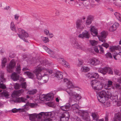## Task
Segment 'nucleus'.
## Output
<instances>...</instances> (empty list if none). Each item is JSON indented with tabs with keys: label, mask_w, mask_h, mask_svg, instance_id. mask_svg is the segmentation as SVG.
<instances>
[{
	"label": "nucleus",
	"mask_w": 121,
	"mask_h": 121,
	"mask_svg": "<svg viewBox=\"0 0 121 121\" xmlns=\"http://www.w3.org/2000/svg\"><path fill=\"white\" fill-rule=\"evenodd\" d=\"M104 103V106L106 107L109 106L111 105L110 102L109 101H107L106 103H105H105Z\"/></svg>",
	"instance_id": "bf43d9fd"
},
{
	"label": "nucleus",
	"mask_w": 121,
	"mask_h": 121,
	"mask_svg": "<svg viewBox=\"0 0 121 121\" xmlns=\"http://www.w3.org/2000/svg\"><path fill=\"white\" fill-rule=\"evenodd\" d=\"M107 72H109V74H112L113 73V72L112 70L109 67H107Z\"/></svg>",
	"instance_id": "0e129e2a"
},
{
	"label": "nucleus",
	"mask_w": 121,
	"mask_h": 121,
	"mask_svg": "<svg viewBox=\"0 0 121 121\" xmlns=\"http://www.w3.org/2000/svg\"><path fill=\"white\" fill-rule=\"evenodd\" d=\"M92 73H88L86 75V76L89 78H92Z\"/></svg>",
	"instance_id": "e2e57ef3"
},
{
	"label": "nucleus",
	"mask_w": 121,
	"mask_h": 121,
	"mask_svg": "<svg viewBox=\"0 0 121 121\" xmlns=\"http://www.w3.org/2000/svg\"><path fill=\"white\" fill-rule=\"evenodd\" d=\"M60 61H62V62H61L62 64L63 65H65V66L66 67L67 66L68 68H69L70 67V66L68 64L67 62H65L61 58L60 59Z\"/></svg>",
	"instance_id": "79ce46f5"
},
{
	"label": "nucleus",
	"mask_w": 121,
	"mask_h": 121,
	"mask_svg": "<svg viewBox=\"0 0 121 121\" xmlns=\"http://www.w3.org/2000/svg\"><path fill=\"white\" fill-rule=\"evenodd\" d=\"M48 75L47 74H45L42 77L40 83H44L47 82L48 81Z\"/></svg>",
	"instance_id": "412c9836"
},
{
	"label": "nucleus",
	"mask_w": 121,
	"mask_h": 121,
	"mask_svg": "<svg viewBox=\"0 0 121 121\" xmlns=\"http://www.w3.org/2000/svg\"><path fill=\"white\" fill-rule=\"evenodd\" d=\"M14 87L16 89H18L21 87V85L18 83H16L14 85Z\"/></svg>",
	"instance_id": "603ef678"
},
{
	"label": "nucleus",
	"mask_w": 121,
	"mask_h": 121,
	"mask_svg": "<svg viewBox=\"0 0 121 121\" xmlns=\"http://www.w3.org/2000/svg\"><path fill=\"white\" fill-rule=\"evenodd\" d=\"M97 98L98 100L101 103H103L106 100L111 97L112 95L109 91L102 90L97 93Z\"/></svg>",
	"instance_id": "f257e3e1"
},
{
	"label": "nucleus",
	"mask_w": 121,
	"mask_h": 121,
	"mask_svg": "<svg viewBox=\"0 0 121 121\" xmlns=\"http://www.w3.org/2000/svg\"><path fill=\"white\" fill-rule=\"evenodd\" d=\"M115 88L117 89H121V86L119 84L116 83L114 84V86L112 87L113 89H115Z\"/></svg>",
	"instance_id": "72a5a7b5"
},
{
	"label": "nucleus",
	"mask_w": 121,
	"mask_h": 121,
	"mask_svg": "<svg viewBox=\"0 0 121 121\" xmlns=\"http://www.w3.org/2000/svg\"><path fill=\"white\" fill-rule=\"evenodd\" d=\"M69 115L68 112H65L61 115L60 116L61 121H67L69 119Z\"/></svg>",
	"instance_id": "9d476101"
},
{
	"label": "nucleus",
	"mask_w": 121,
	"mask_h": 121,
	"mask_svg": "<svg viewBox=\"0 0 121 121\" xmlns=\"http://www.w3.org/2000/svg\"><path fill=\"white\" fill-rule=\"evenodd\" d=\"M87 115H85V114L83 116H82L83 117V119L85 121H90L89 120V116H87Z\"/></svg>",
	"instance_id": "4c0bfd02"
},
{
	"label": "nucleus",
	"mask_w": 121,
	"mask_h": 121,
	"mask_svg": "<svg viewBox=\"0 0 121 121\" xmlns=\"http://www.w3.org/2000/svg\"><path fill=\"white\" fill-rule=\"evenodd\" d=\"M44 69L43 67L39 65L36 67L35 70V73L36 75L37 78L39 80H40L41 81L42 77L40 72Z\"/></svg>",
	"instance_id": "423d86ee"
},
{
	"label": "nucleus",
	"mask_w": 121,
	"mask_h": 121,
	"mask_svg": "<svg viewBox=\"0 0 121 121\" xmlns=\"http://www.w3.org/2000/svg\"><path fill=\"white\" fill-rule=\"evenodd\" d=\"M72 45L74 48L78 49H81L82 50H83L85 48L83 46L79 45L75 40L73 41V42Z\"/></svg>",
	"instance_id": "4468645a"
},
{
	"label": "nucleus",
	"mask_w": 121,
	"mask_h": 121,
	"mask_svg": "<svg viewBox=\"0 0 121 121\" xmlns=\"http://www.w3.org/2000/svg\"><path fill=\"white\" fill-rule=\"evenodd\" d=\"M90 70V68L84 66L82 67L81 70L82 71L84 72H87Z\"/></svg>",
	"instance_id": "ea45409f"
},
{
	"label": "nucleus",
	"mask_w": 121,
	"mask_h": 121,
	"mask_svg": "<svg viewBox=\"0 0 121 121\" xmlns=\"http://www.w3.org/2000/svg\"><path fill=\"white\" fill-rule=\"evenodd\" d=\"M90 37V35L88 32L86 31L83 32L82 34H80L78 36L79 38L84 39V38L89 39Z\"/></svg>",
	"instance_id": "ddd939ff"
},
{
	"label": "nucleus",
	"mask_w": 121,
	"mask_h": 121,
	"mask_svg": "<svg viewBox=\"0 0 121 121\" xmlns=\"http://www.w3.org/2000/svg\"><path fill=\"white\" fill-rule=\"evenodd\" d=\"M70 106V104L69 103H67L64 106H61L60 108L62 110L65 111H68Z\"/></svg>",
	"instance_id": "4be33fe9"
},
{
	"label": "nucleus",
	"mask_w": 121,
	"mask_h": 121,
	"mask_svg": "<svg viewBox=\"0 0 121 121\" xmlns=\"http://www.w3.org/2000/svg\"><path fill=\"white\" fill-rule=\"evenodd\" d=\"M93 120L97 121L98 120V117L97 114L95 113H92L91 114Z\"/></svg>",
	"instance_id": "473e14b6"
},
{
	"label": "nucleus",
	"mask_w": 121,
	"mask_h": 121,
	"mask_svg": "<svg viewBox=\"0 0 121 121\" xmlns=\"http://www.w3.org/2000/svg\"><path fill=\"white\" fill-rule=\"evenodd\" d=\"M93 16L91 15L88 17L87 20L85 23V24L87 27L91 24L93 20Z\"/></svg>",
	"instance_id": "a211bd4d"
},
{
	"label": "nucleus",
	"mask_w": 121,
	"mask_h": 121,
	"mask_svg": "<svg viewBox=\"0 0 121 121\" xmlns=\"http://www.w3.org/2000/svg\"><path fill=\"white\" fill-rule=\"evenodd\" d=\"M29 102L28 101L26 103V104L22 107V108L18 109H20L21 111V112H26L29 109Z\"/></svg>",
	"instance_id": "aec40b11"
},
{
	"label": "nucleus",
	"mask_w": 121,
	"mask_h": 121,
	"mask_svg": "<svg viewBox=\"0 0 121 121\" xmlns=\"http://www.w3.org/2000/svg\"><path fill=\"white\" fill-rule=\"evenodd\" d=\"M119 25V24L117 22H115L110 28L109 30H116Z\"/></svg>",
	"instance_id": "cd10ccee"
},
{
	"label": "nucleus",
	"mask_w": 121,
	"mask_h": 121,
	"mask_svg": "<svg viewBox=\"0 0 121 121\" xmlns=\"http://www.w3.org/2000/svg\"><path fill=\"white\" fill-rule=\"evenodd\" d=\"M112 99L114 102H117L118 100V97L117 96H113L112 97Z\"/></svg>",
	"instance_id": "6e6d98bb"
},
{
	"label": "nucleus",
	"mask_w": 121,
	"mask_h": 121,
	"mask_svg": "<svg viewBox=\"0 0 121 121\" xmlns=\"http://www.w3.org/2000/svg\"><path fill=\"white\" fill-rule=\"evenodd\" d=\"M105 56L107 58H112V56L111 53L109 52H108L106 54Z\"/></svg>",
	"instance_id": "4d7b16f0"
},
{
	"label": "nucleus",
	"mask_w": 121,
	"mask_h": 121,
	"mask_svg": "<svg viewBox=\"0 0 121 121\" xmlns=\"http://www.w3.org/2000/svg\"><path fill=\"white\" fill-rule=\"evenodd\" d=\"M42 39L43 42L44 43H47V42H48L49 41L48 38L46 37H42Z\"/></svg>",
	"instance_id": "8fccbe9b"
},
{
	"label": "nucleus",
	"mask_w": 121,
	"mask_h": 121,
	"mask_svg": "<svg viewBox=\"0 0 121 121\" xmlns=\"http://www.w3.org/2000/svg\"><path fill=\"white\" fill-rule=\"evenodd\" d=\"M6 58H3L2 62V67H4L5 66L6 63Z\"/></svg>",
	"instance_id": "c03bdc74"
},
{
	"label": "nucleus",
	"mask_w": 121,
	"mask_h": 121,
	"mask_svg": "<svg viewBox=\"0 0 121 121\" xmlns=\"http://www.w3.org/2000/svg\"><path fill=\"white\" fill-rule=\"evenodd\" d=\"M10 27L11 30H16V29L14 25V23L13 22H11Z\"/></svg>",
	"instance_id": "49530a36"
},
{
	"label": "nucleus",
	"mask_w": 121,
	"mask_h": 121,
	"mask_svg": "<svg viewBox=\"0 0 121 121\" xmlns=\"http://www.w3.org/2000/svg\"><path fill=\"white\" fill-rule=\"evenodd\" d=\"M91 35L94 36H98V32L97 31H91Z\"/></svg>",
	"instance_id": "de8ad7c7"
},
{
	"label": "nucleus",
	"mask_w": 121,
	"mask_h": 121,
	"mask_svg": "<svg viewBox=\"0 0 121 121\" xmlns=\"http://www.w3.org/2000/svg\"><path fill=\"white\" fill-rule=\"evenodd\" d=\"M44 33L47 35L49 36L50 38H52L53 36L52 34L51 33H49V31H44Z\"/></svg>",
	"instance_id": "09e8293b"
},
{
	"label": "nucleus",
	"mask_w": 121,
	"mask_h": 121,
	"mask_svg": "<svg viewBox=\"0 0 121 121\" xmlns=\"http://www.w3.org/2000/svg\"><path fill=\"white\" fill-rule=\"evenodd\" d=\"M66 91L68 93L70 98H74L75 96L76 93L73 92L72 90H70L68 89L66 90Z\"/></svg>",
	"instance_id": "b1692460"
},
{
	"label": "nucleus",
	"mask_w": 121,
	"mask_h": 121,
	"mask_svg": "<svg viewBox=\"0 0 121 121\" xmlns=\"http://www.w3.org/2000/svg\"><path fill=\"white\" fill-rule=\"evenodd\" d=\"M24 73L27 75L29 78L32 79L34 78V74L30 72H24Z\"/></svg>",
	"instance_id": "7c9ffc66"
},
{
	"label": "nucleus",
	"mask_w": 121,
	"mask_h": 121,
	"mask_svg": "<svg viewBox=\"0 0 121 121\" xmlns=\"http://www.w3.org/2000/svg\"><path fill=\"white\" fill-rule=\"evenodd\" d=\"M41 63L42 65H46L48 64V62L47 60H45L41 61Z\"/></svg>",
	"instance_id": "864d4df0"
},
{
	"label": "nucleus",
	"mask_w": 121,
	"mask_h": 121,
	"mask_svg": "<svg viewBox=\"0 0 121 121\" xmlns=\"http://www.w3.org/2000/svg\"><path fill=\"white\" fill-rule=\"evenodd\" d=\"M72 45L74 48L78 49H81L82 50H83L85 48L83 46L79 45L75 40L73 41V42Z\"/></svg>",
	"instance_id": "2eb2a0df"
},
{
	"label": "nucleus",
	"mask_w": 121,
	"mask_h": 121,
	"mask_svg": "<svg viewBox=\"0 0 121 121\" xmlns=\"http://www.w3.org/2000/svg\"><path fill=\"white\" fill-rule=\"evenodd\" d=\"M54 95L53 93H48L47 95H43L42 96L43 98H44L47 101L51 100L52 99Z\"/></svg>",
	"instance_id": "dca6fc26"
},
{
	"label": "nucleus",
	"mask_w": 121,
	"mask_h": 121,
	"mask_svg": "<svg viewBox=\"0 0 121 121\" xmlns=\"http://www.w3.org/2000/svg\"><path fill=\"white\" fill-rule=\"evenodd\" d=\"M92 78L96 79L98 78L99 76V74L98 73H92Z\"/></svg>",
	"instance_id": "37998d69"
},
{
	"label": "nucleus",
	"mask_w": 121,
	"mask_h": 121,
	"mask_svg": "<svg viewBox=\"0 0 121 121\" xmlns=\"http://www.w3.org/2000/svg\"><path fill=\"white\" fill-rule=\"evenodd\" d=\"M90 43L92 45H95L97 44V42L94 40H90Z\"/></svg>",
	"instance_id": "13d9d810"
},
{
	"label": "nucleus",
	"mask_w": 121,
	"mask_h": 121,
	"mask_svg": "<svg viewBox=\"0 0 121 121\" xmlns=\"http://www.w3.org/2000/svg\"><path fill=\"white\" fill-rule=\"evenodd\" d=\"M73 102H75L76 101L74 100H73L71 101L70 104H72L73 111L74 113H77L78 115L81 116L84 115V114L86 115L87 114V113L86 111L79 110L78 105L75 103L73 104Z\"/></svg>",
	"instance_id": "f03ea898"
},
{
	"label": "nucleus",
	"mask_w": 121,
	"mask_h": 121,
	"mask_svg": "<svg viewBox=\"0 0 121 121\" xmlns=\"http://www.w3.org/2000/svg\"><path fill=\"white\" fill-rule=\"evenodd\" d=\"M24 91V90L22 89L14 91L13 92L12 95L14 96H19L23 93Z\"/></svg>",
	"instance_id": "6ab92c4d"
},
{
	"label": "nucleus",
	"mask_w": 121,
	"mask_h": 121,
	"mask_svg": "<svg viewBox=\"0 0 121 121\" xmlns=\"http://www.w3.org/2000/svg\"><path fill=\"white\" fill-rule=\"evenodd\" d=\"M44 114L43 115H40V118L41 120V121H51L52 119H50L49 117H52L54 116V113L53 112H44Z\"/></svg>",
	"instance_id": "7ed1b4c3"
},
{
	"label": "nucleus",
	"mask_w": 121,
	"mask_h": 121,
	"mask_svg": "<svg viewBox=\"0 0 121 121\" xmlns=\"http://www.w3.org/2000/svg\"><path fill=\"white\" fill-rule=\"evenodd\" d=\"M44 114V113L41 112L38 114L35 113L29 114L28 116L29 120L32 121H41L40 115H43Z\"/></svg>",
	"instance_id": "39448f33"
},
{
	"label": "nucleus",
	"mask_w": 121,
	"mask_h": 121,
	"mask_svg": "<svg viewBox=\"0 0 121 121\" xmlns=\"http://www.w3.org/2000/svg\"><path fill=\"white\" fill-rule=\"evenodd\" d=\"M114 121H121V115L120 113H116L115 115L113 118Z\"/></svg>",
	"instance_id": "5701e85b"
},
{
	"label": "nucleus",
	"mask_w": 121,
	"mask_h": 121,
	"mask_svg": "<svg viewBox=\"0 0 121 121\" xmlns=\"http://www.w3.org/2000/svg\"><path fill=\"white\" fill-rule=\"evenodd\" d=\"M16 65V63L14 60H12L10 61L9 64L7 67V70L9 73L12 72V69L14 68Z\"/></svg>",
	"instance_id": "9b49d317"
},
{
	"label": "nucleus",
	"mask_w": 121,
	"mask_h": 121,
	"mask_svg": "<svg viewBox=\"0 0 121 121\" xmlns=\"http://www.w3.org/2000/svg\"><path fill=\"white\" fill-rule=\"evenodd\" d=\"M64 82H66L67 84V87L68 88H73L74 86L66 78H65L64 79Z\"/></svg>",
	"instance_id": "a878e982"
},
{
	"label": "nucleus",
	"mask_w": 121,
	"mask_h": 121,
	"mask_svg": "<svg viewBox=\"0 0 121 121\" xmlns=\"http://www.w3.org/2000/svg\"><path fill=\"white\" fill-rule=\"evenodd\" d=\"M43 48L49 54L51 55L54 54V52L50 50L47 46H43Z\"/></svg>",
	"instance_id": "c756f323"
},
{
	"label": "nucleus",
	"mask_w": 121,
	"mask_h": 121,
	"mask_svg": "<svg viewBox=\"0 0 121 121\" xmlns=\"http://www.w3.org/2000/svg\"><path fill=\"white\" fill-rule=\"evenodd\" d=\"M6 88L5 86L3 83H0V92H1L2 90Z\"/></svg>",
	"instance_id": "a18cd8bd"
},
{
	"label": "nucleus",
	"mask_w": 121,
	"mask_h": 121,
	"mask_svg": "<svg viewBox=\"0 0 121 121\" xmlns=\"http://www.w3.org/2000/svg\"><path fill=\"white\" fill-rule=\"evenodd\" d=\"M90 28V30H98L96 26H91Z\"/></svg>",
	"instance_id": "052dcab7"
},
{
	"label": "nucleus",
	"mask_w": 121,
	"mask_h": 121,
	"mask_svg": "<svg viewBox=\"0 0 121 121\" xmlns=\"http://www.w3.org/2000/svg\"><path fill=\"white\" fill-rule=\"evenodd\" d=\"M21 67L20 65L17 64L16 69V71L17 73L19 74L21 73Z\"/></svg>",
	"instance_id": "58836bf2"
},
{
	"label": "nucleus",
	"mask_w": 121,
	"mask_h": 121,
	"mask_svg": "<svg viewBox=\"0 0 121 121\" xmlns=\"http://www.w3.org/2000/svg\"><path fill=\"white\" fill-rule=\"evenodd\" d=\"M48 106L51 107H53L54 105V103L52 102H50L48 103Z\"/></svg>",
	"instance_id": "774afa93"
},
{
	"label": "nucleus",
	"mask_w": 121,
	"mask_h": 121,
	"mask_svg": "<svg viewBox=\"0 0 121 121\" xmlns=\"http://www.w3.org/2000/svg\"><path fill=\"white\" fill-rule=\"evenodd\" d=\"M27 99L23 97L18 98L16 99V100L13 99L12 101L15 103H21L24 102L26 103V101Z\"/></svg>",
	"instance_id": "f3484780"
},
{
	"label": "nucleus",
	"mask_w": 121,
	"mask_h": 121,
	"mask_svg": "<svg viewBox=\"0 0 121 121\" xmlns=\"http://www.w3.org/2000/svg\"><path fill=\"white\" fill-rule=\"evenodd\" d=\"M21 86L22 88L25 89L26 86V82H24L21 84Z\"/></svg>",
	"instance_id": "69168bd1"
},
{
	"label": "nucleus",
	"mask_w": 121,
	"mask_h": 121,
	"mask_svg": "<svg viewBox=\"0 0 121 121\" xmlns=\"http://www.w3.org/2000/svg\"><path fill=\"white\" fill-rule=\"evenodd\" d=\"M115 73L118 75H120L121 74V73L117 69H115L114 70Z\"/></svg>",
	"instance_id": "338daca9"
},
{
	"label": "nucleus",
	"mask_w": 121,
	"mask_h": 121,
	"mask_svg": "<svg viewBox=\"0 0 121 121\" xmlns=\"http://www.w3.org/2000/svg\"><path fill=\"white\" fill-rule=\"evenodd\" d=\"M4 73H2L0 75V80L1 82H5L6 79L4 77Z\"/></svg>",
	"instance_id": "c9c22d12"
},
{
	"label": "nucleus",
	"mask_w": 121,
	"mask_h": 121,
	"mask_svg": "<svg viewBox=\"0 0 121 121\" xmlns=\"http://www.w3.org/2000/svg\"><path fill=\"white\" fill-rule=\"evenodd\" d=\"M62 73L60 71L57 72L55 74V76L58 79H61L63 78Z\"/></svg>",
	"instance_id": "c85d7f7f"
},
{
	"label": "nucleus",
	"mask_w": 121,
	"mask_h": 121,
	"mask_svg": "<svg viewBox=\"0 0 121 121\" xmlns=\"http://www.w3.org/2000/svg\"><path fill=\"white\" fill-rule=\"evenodd\" d=\"M113 82L111 80H108L107 85L108 87L111 86L112 85Z\"/></svg>",
	"instance_id": "5fc2aeb1"
},
{
	"label": "nucleus",
	"mask_w": 121,
	"mask_h": 121,
	"mask_svg": "<svg viewBox=\"0 0 121 121\" xmlns=\"http://www.w3.org/2000/svg\"><path fill=\"white\" fill-rule=\"evenodd\" d=\"M91 84L92 88L94 90H100L103 87L102 83L96 80H92L91 82Z\"/></svg>",
	"instance_id": "20e7f679"
},
{
	"label": "nucleus",
	"mask_w": 121,
	"mask_h": 121,
	"mask_svg": "<svg viewBox=\"0 0 121 121\" xmlns=\"http://www.w3.org/2000/svg\"><path fill=\"white\" fill-rule=\"evenodd\" d=\"M3 95L6 98H8V97L9 96L8 93L7 91H4L2 93Z\"/></svg>",
	"instance_id": "a19ab883"
},
{
	"label": "nucleus",
	"mask_w": 121,
	"mask_h": 121,
	"mask_svg": "<svg viewBox=\"0 0 121 121\" xmlns=\"http://www.w3.org/2000/svg\"><path fill=\"white\" fill-rule=\"evenodd\" d=\"M29 106L32 108L36 107L38 105L37 104L35 103H30L29 102Z\"/></svg>",
	"instance_id": "e433bc0d"
},
{
	"label": "nucleus",
	"mask_w": 121,
	"mask_h": 121,
	"mask_svg": "<svg viewBox=\"0 0 121 121\" xmlns=\"http://www.w3.org/2000/svg\"><path fill=\"white\" fill-rule=\"evenodd\" d=\"M19 31L20 34H17L19 37L25 41L27 42V41L24 37L26 38L28 37L29 36L28 34L25 31Z\"/></svg>",
	"instance_id": "6e6552de"
},
{
	"label": "nucleus",
	"mask_w": 121,
	"mask_h": 121,
	"mask_svg": "<svg viewBox=\"0 0 121 121\" xmlns=\"http://www.w3.org/2000/svg\"><path fill=\"white\" fill-rule=\"evenodd\" d=\"M37 90L36 89H35L32 91H29L28 93L29 94H34L35 93L37 92Z\"/></svg>",
	"instance_id": "3c124183"
},
{
	"label": "nucleus",
	"mask_w": 121,
	"mask_h": 121,
	"mask_svg": "<svg viewBox=\"0 0 121 121\" xmlns=\"http://www.w3.org/2000/svg\"><path fill=\"white\" fill-rule=\"evenodd\" d=\"M108 33L107 31H103L101 33L100 36H98L99 40L102 42H105V40L104 39L106 38L108 35Z\"/></svg>",
	"instance_id": "1a4fd4ad"
},
{
	"label": "nucleus",
	"mask_w": 121,
	"mask_h": 121,
	"mask_svg": "<svg viewBox=\"0 0 121 121\" xmlns=\"http://www.w3.org/2000/svg\"><path fill=\"white\" fill-rule=\"evenodd\" d=\"M75 24L76 27L78 29L82 30L84 29V26L83 25L82 21L81 19H78L76 22Z\"/></svg>",
	"instance_id": "f8f14e48"
},
{
	"label": "nucleus",
	"mask_w": 121,
	"mask_h": 121,
	"mask_svg": "<svg viewBox=\"0 0 121 121\" xmlns=\"http://www.w3.org/2000/svg\"><path fill=\"white\" fill-rule=\"evenodd\" d=\"M120 47L119 46H115L113 47H111L110 48V50L111 51L113 52L115 50H119Z\"/></svg>",
	"instance_id": "2f4dec72"
},
{
	"label": "nucleus",
	"mask_w": 121,
	"mask_h": 121,
	"mask_svg": "<svg viewBox=\"0 0 121 121\" xmlns=\"http://www.w3.org/2000/svg\"><path fill=\"white\" fill-rule=\"evenodd\" d=\"M99 50L100 51V54H102V53H104V51L103 49V48L101 46L99 45Z\"/></svg>",
	"instance_id": "680f3d73"
},
{
	"label": "nucleus",
	"mask_w": 121,
	"mask_h": 121,
	"mask_svg": "<svg viewBox=\"0 0 121 121\" xmlns=\"http://www.w3.org/2000/svg\"><path fill=\"white\" fill-rule=\"evenodd\" d=\"M88 63L90 66H93L99 65L100 63V61L98 59L93 58H90L88 60Z\"/></svg>",
	"instance_id": "0eeeda50"
},
{
	"label": "nucleus",
	"mask_w": 121,
	"mask_h": 121,
	"mask_svg": "<svg viewBox=\"0 0 121 121\" xmlns=\"http://www.w3.org/2000/svg\"><path fill=\"white\" fill-rule=\"evenodd\" d=\"M107 67H105L103 68H101L99 69L98 71L103 74L105 75L107 73Z\"/></svg>",
	"instance_id": "bb28decb"
},
{
	"label": "nucleus",
	"mask_w": 121,
	"mask_h": 121,
	"mask_svg": "<svg viewBox=\"0 0 121 121\" xmlns=\"http://www.w3.org/2000/svg\"><path fill=\"white\" fill-rule=\"evenodd\" d=\"M11 78L14 81H17L19 79V75L16 73L14 72L11 75Z\"/></svg>",
	"instance_id": "393cba45"
},
{
	"label": "nucleus",
	"mask_w": 121,
	"mask_h": 121,
	"mask_svg": "<svg viewBox=\"0 0 121 121\" xmlns=\"http://www.w3.org/2000/svg\"><path fill=\"white\" fill-rule=\"evenodd\" d=\"M114 15L116 18L121 22V15L117 12L115 13Z\"/></svg>",
	"instance_id": "f704fd0d"
}]
</instances>
